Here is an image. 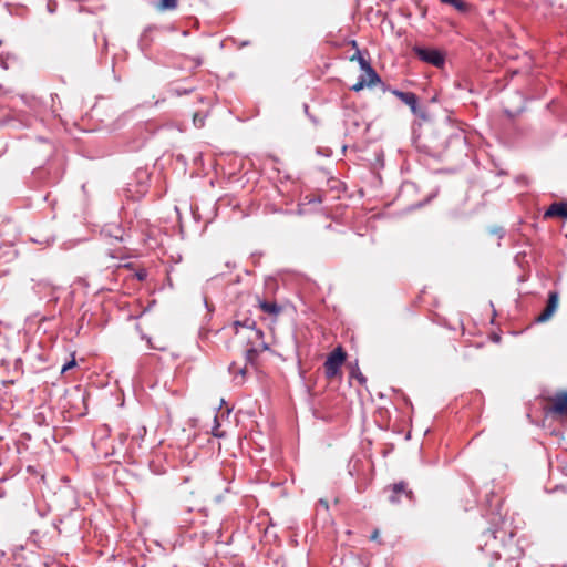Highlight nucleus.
Returning <instances> with one entry per match:
<instances>
[{"label": "nucleus", "instance_id": "1a4fd4ad", "mask_svg": "<svg viewBox=\"0 0 567 567\" xmlns=\"http://www.w3.org/2000/svg\"><path fill=\"white\" fill-rule=\"evenodd\" d=\"M258 309L274 320H276L282 312V306L278 305L274 300L266 299H258Z\"/></svg>", "mask_w": 567, "mask_h": 567}, {"label": "nucleus", "instance_id": "a211bd4d", "mask_svg": "<svg viewBox=\"0 0 567 567\" xmlns=\"http://www.w3.org/2000/svg\"><path fill=\"white\" fill-rule=\"evenodd\" d=\"M16 256L14 250L9 247H0V259H4L6 262L10 261Z\"/></svg>", "mask_w": 567, "mask_h": 567}, {"label": "nucleus", "instance_id": "b1692460", "mask_svg": "<svg viewBox=\"0 0 567 567\" xmlns=\"http://www.w3.org/2000/svg\"><path fill=\"white\" fill-rule=\"evenodd\" d=\"M370 539H371L372 542H377V543H378V544H380V545H382V544H383V542L380 539V532H379V529H378V528H375V529L372 532V534H371V536H370Z\"/></svg>", "mask_w": 567, "mask_h": 567}, {"label": "nucleus", "instance_id": "cd10ccee", "mask_svg": "<svg viewBox=\"0 0 567 567\" xmlns=\"http://www.w3.org/2000/svg\"><path fill=\"white\" fill-rule=\"evenodd\" d=\"M127 437H128V434H125V433H121V434H120V441H121L122 443H124V441H126V440H127Z\"/></svg>", "mask_w": 567, "mask_h": 567}, {"label": "nucleus", "instance_id": "c85d7f7f", "mask_svg": "<svg viewBox=\"0 0 567 567\" xmlns=\"http://www.w3.org/2000/svg\"><path fill=\"white\" fill-rule=\"evenodd\" d=\"M48 7H49V10L51 12H53L54 11V7H56V3H53V4L49 3Z\"/></svg>", "mask_w": 567, "mask_h": 567}, {"label": "nucleus", "instance_id": "9d476101", "mask_svg": "<svg viewBox=\"0 0 567 567\" xmlns=\"http://www.w3.org/2000/svg\"><path fill=\"white\" fill-rule=\"evenodd\" d=\"M393 95H395L398 99H400L404 104L410 106L413 114H417V104L419 99L417 95L413 92H402L399 90H390Z\"/></svg>", "mask_w": 567, "mask_h": 567}, {"label": "nucleus", "instance_id": "c756f323", "mask_svg": "<svg viewBox=\"0 0 567 567\" xmlns=\"http://www.w3.org/2000/svg\"><path fill=\"white\" fill-rule=\"evenodd\" d=\"M48 7H49V10L51 12H53L54 11V7H56V3H53V4L49 3Z\"/></svg>", "mask_w": 567, "mask_h": 567}, {"label": "nucleus", "instance_id": "a878e982", "mask_svg": "<svg viewBox=\"0 0 567 567\" xmlns=\"http://www.w3.org/2000/svg\"><path fill=\"white\" fill-rule=\"evenodd\" d=\"M75 364H76V362H75V360H74V359H73V360H71V361H69V362H66V363L63 365V368H62V372H65V371H68V370L72 369L73 367H75Z\"/></svg>", "mask_w": 567, "mask_h": 567}, {"label": "nucleus", "instance_id": "7ed1b4c3", "mask_svg": "<svg viewBox=\"0 0 567 567\" xmlns=\"http://www.w3.org/2000/svg\"><path fill=\"white\" fill-rule=\"evenodd\" d=\"M347 360V353L341 346L334 348L327 357L323 368L328 380H333L341 373V368Z\"/></svg>", "mask_w": 567, "mask_h": 567}, {"label": "nucleus", "instance_id": "6ab92c4d", "mask_svg": "<svg viewBox=\"0 0 567 567\" xmlns=\"http://www.w3.org/2000/svg\"><path fill=\"white\" fill-rule=\"evenodd\" d=\"M350 377L357 379L361 385H364L367 383V378L360 371L358 365L351 369Z\"/></svg>", "mask_w": 567, "mask_h": 567}, {"label": "nucleus", "instance_id": "4468645a", "mask_svg": "<svg viewBox=\"0 0 567 567\" xmlns=\"http://www.w3.org/2000/svg\"><path fill=\"white\" fill-rule=\"evenodd\" d=\"M102 233L110 237V238H113L115 240H118V241H124V230L121 226L118 225H115V224H112V225H107L103 230Z\"/></svg>", "mask_w": 567, "mask_h": 567}, {"label": "nucleus", "instance_id": "393cba45", "mask_svg": "<svg viewBox=\"0 0 567 567\" xmlns=\"http://www.w3.org/2000/svg\"><path fill=\"white\" fill-rule=\"evenodd\" d=\"M135 276H136V278H137L140 281H143V280H145V279H146V277H147V272H146V270H145V269H140V270H137V271H136Z\"/></svg>", "mask_w": 567, "mask_h": 567}, {"label": "nucleus", "instance_id": "9b49d317", "mask_svg": "<svg viewBox=\"0 0 567 567\" xmlns=\"http://www.w3.org/2000/svg\"><path fill=\"white\" fill-rule=\"evenodd\" d=\"M351 61H358L360 68L367 73V76H371V81L380 80L377 71L371 66L370 62L362 56L361 52L357 50V52L351 56Z\"/></svg>", "mask_w": 567, "mask_h": 567}, {"label": "nucleus", "instance_id": "423d86ee", "mask_svg": "<svg viewBox=\"0 0 567 567\" xmlns=\"http://www.w3.org/2000/svg\"><path fill=\"white\" fill-rule=\"evenodd\" d=\"M559 295L557 291L548 293V300L545 309L535 318V322L543 323L548 321L558 308Z\"/></svg>", "mask_w": 567, "mask_h": 567}, {"label": "nucleus", "instance_id": "f8f14e48", "mask_svg": "<svg viewBox=\"0 0 567 567\" xmlns=\"http://www.w3.org/2000/svg\"><path fill=\"white\" fill-rule=\"evenodd\" d=\"M545 218L564 217L567 218V203H553L544 214Z\"/></svg>", "mask_w": 567, "mask_h": 567}, {"label": "nucleus", "instance_id": "f257e3e1", "mask_svg": "<svg viewBox=\"0 0 567 567\" xmlns=\"http://www.w3.org/2000/svg\"><path fill=\"white\" fill-rule=\"evenodd\" d=\"M240 328L249 331L248 344L249 348L246 350L247 362L255 364L258 355L261 352L269 350L268 343L264 340V332L256 328V321L251 318H245L244 320H235L233 322V329L236 334L239 333Z\"/></svg>", "mask_w": 567, "mask_h": 567}, {"label": "nucleus", "instance_id": "5701e85b", "mask_svg": "<svg viewBox=\"0 0 567 567\" xmlns=\"http://www.w3.org/2000/svg\"><path fill=\"white\" fill-rule=\"evenodd\" d=\"M219 427H220V424L218 422V416L216 415L214 417V427L212 429V434L215 436V437H224L225 436V433L219 431Z\"/></svg>", "mask_w": 567, "mask_h": 567}, {"label": "nucleus", "instance_id": "0eeeda50", "mask_svg": "<svg viewBox=\"0 0 567 567\" xmlns=\"http://www.w3.org/2000/svg\"><path fill=\"white\" fill-rule=\"evenodd\" d=\"M559 295L557 291L548 293V300L545 309L535 318V322L543 323L548 321L558 308Z\"/></svg>", "mask_w": 567, "mask_h": 567}, {"label": "nucleus", "instance_id": "ddd939ff", "mask_svg": "<svg viewBox=\"0 0 567 567\" xmlns=\"http://www.w3.org/2000/svg\"><path fill=\"white\" fill-rule=\"evenodd\" d=\"M145 434L146 429L144 426H138L136 431L131 434V441L127 447L131 454H134L136 450L141 447V443L144 440Z\"/></svg>", "mask_w": 567, "mask_h": 567}, {"label": "nucleus", "instance_id": "f3484780", "mask_svg": "<svg viewBox=\"0 0 567 567\" xmlns=\"http://www.w3.org/2000/svg\"><path fill=\"white\" fill-rule=\"evenodd\" d=\"M179 0H159L157 4V9L159 11H173L177 9Z\"/></svg>", "mask_w": 567, "mask_h": 567}, {"label": "nucleus", "instance_id": "6e6552de", "mask_svg": "<svg viewBox=\"0 0 567 567\" xmlns=\"http://www.w3.org/2000/svg\"><path fill=\"white\" fill-rule=\"evenodd\" d=\"M549 412L560 416H567V392L561 391L549 398Z\"/></svg>", "mask_w": 567, "mask_h": 567}, {"label": "nucleus", "instance_id": "2eb2a0df", "mask_svg": "<svg viewBox=\"0 0 567 567\" xmlns=\"http://www.w3.org/2000/svg\"><path fill=\"white\" fill-rule=\"evenodd\" d=\"M380 82H381V79L371 81V76H367V73H364V74L360 75L358 82L355 84H353L350 87V90L354 91V92H359V91L363 90L364 87H371Z\"/></svg>", "mask_w": 567, "mask_h": 567}, {"label": "nucleus", "instance_id": "aec40b11", "mask_svg": "<svg viewBox=\"0 0 567 567\" xmlns=\"http://www.w3.org/2000/svg\"><path fill=\"white\" fill-rule=\"evenodd\" d=\"M107 256L112 259H124L127 256L126 251L122 248L115 250H109Z\"/></svg>", "mask_w": 567, "mask_h": 567}, {"label": "nucleus", "instance_id": "bb28decb", "mask_svg": "<svg viewBox=\"0 0 567 567\" xmlns=\"http://www.w3.org/2000/svg\"><path fill=\"white\" fill-rule=\"evenodd\" d=\"M472 396H473L475 402H477L480 404L483 402V395H482L481 392L472 393Z\"/></svg>", "mask_w": 567, "mask_h": 567}, {"label": "nucleus", "instance_id": "4be33fe9", "mask_svg": "<svg viewBox=\"0 0 567 567\" xmlns=\"http://www.w3.org/2000/svg\"><path fill=\"white\" fill-rule=\"evenodd\" d=\"M447 4L453 6L455 9H457L461 12H465L468 8V4L463 0H452Z\"/></svg>", "mask_w": 567, "mask_h": 567}, {"label": "nucleus", "instance_id": "7c9ffc66", "mask_svg": "<svg viewBox=\"0 0 567 567\" xmlns=\"http://www.w3.org/2000/svg\"><path fill=\"white\" fill-rule=\"evenodd\" d=\"M566 238H567V233H566Z\"/></svg>", "mask_w": 567, "mask_h": 567}, {"label": "nucleus", "instance_id": "412c9836", "mask_svg": "<svg viewBox=\"0 0 567 567\" xmlns=\"http://www.w3.org/2000/svg\"><path fill=\"white\" fill-rule=\"evenodd\" d=\"M194 91V87H178V86H173L171 87L169 92L174 95H177V96H181L183 94H189Z\"/></svg>", "mask_w": 567, "mask_h": 567}, {"label": "nucleus", "instance_id": "20e7f679", "mask_svg": "<svg viewBox=\"0 0 567 567\" xmlns=\"http://www.w3.org/2000/svg\"><path fill=\"white\" fill-rule=\"evenodd\" d=\"M384 493L388 494V501L393 505L402 503L403 498L409 503L415 502L413 491L409 487V484L404 481L393 483L384 488Z\"/></svg>", "mask_w": 567, "mask_h": 567}, {"label": "nucleus", "instance_id": "39448f33", "mask_svg": "<svg viewBox=\"0 0 567 567\" xmlns=\"http://www.w3.org/2000/svg\"><path fill=\"white\" fill-rule=\"evenodd\" d=\"M413 51L421 61L426 62L436 68H441L445 63L444 54L436 49L414 47Z\"/></svg>", "mask_w": 567, "mask_h": 567}, {"label": "nucleus", "instance_id": "dca6fc26", "mask_svg": "<svg viewBox=\"0 0 567 567\" xmlns=\"http://www.w3.org/2000/svg\"><path fill=\"white\" fill-rule=\"evenodd\" d=\"M230 374H233L234 380L237 384H241L245 380L246 375V367H240L236 362H233L228 368Z\"/></svg>", "mask_w": 567, "mask_h": 567}, {"label": "nucleus", "instance_id": "f03ea898", "mask_svg": "<svg viewBox=\"0 0 567 567\" xmlns=\"http://www.w3.org/2000/svg\"><path fill=\"white\" fill-rule=\"evenodd\" d=\"M506 532L502 529H487L480 536L478 547L495 559L502 557L501 548L504 547L503 539Z\"/></svg>", "mask_w": 567, "mask_h": 567}]
</instances>
